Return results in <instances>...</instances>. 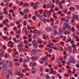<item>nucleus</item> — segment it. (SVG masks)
<instances>
[{
  "instance_id": "f257e3e1",
  "label": "nucleus",
  "mask_w": 79,
  "mask_h": 79,
  "mask_svg": "<svg viewBox=\"0 0 79 79\" xmlns=\"http://www.w3.org/2000/svg\"><path fill=\"white\" fill-rule=\"evenodd\" d=\"M38 17L40 19H41L43 21H44V23H46V20L45 19H43L42 18L44 17V16L42 15H40V14H38Z\"/></svg>"
},
{
  "instance_id": "f03ea898",
  "label": "nucleus",
  "mask_w": 79,
  "mask_h": 79,
  "mask_svg": "<svg viewBox=\"0 0 79 79\" xmlns=\"http://www.w3.org/2000/svg\"><path fill=\"white\" fill-rule=\"evenodd\" d=\"M31 60H33L34 61H36L38 60V57L37 56H33L31 57Z\"/></svg>"
},
{
  "instance_id": "7ed1b4c3",
  "label": "nucleus",
  "mask_w": 79,
  "mask_h": 79,
  "mask_svg": "<svg viewBox=\"0 0 79 79\" xmlns=\"http://www.w3.org/2000/svg\"><path fill=\"white\" fill-rule=\"evenodd\" d=\"M32 45L33 47H37V42L35 40H33L32 41Z\"/></svg>"
},
{
  "instance_id": "20e7f679",
  "label": "nucleus",
  "mask_w": 79,
  "mask_h": 79,
  "mask_svg": "<svg viewBox=\"0 0 79 79\" xmlns=\"http://www.w3.org/2000/svg\"><path fill=\"white\" fill-rule=\"evenodd\" d=\"M30 65L31 67L34 68V67H35V66H36L37 65V63L35 62L32 63V62H30Z\"/></svg>"
},
{
  "instance_id": "39448f33",
  "label": "nucleus",
  "mask_w": 79,
  "mask_h": 79,
  "mask_svg": "<svg viewBox=\"0 0 79 79\" xmlns=\"http://www.w3.org/2000/svg\"><path fill=\"white\" fill-rule=\"evenodd\" d=\"M25 62H26V63H29L30 62V58H29V57L28 56H27L26 60H24V63Z\"/></svg>"
},
{
  "instance_id": "423d86ee",
  "label": "nucleus",
  "mask_w": 79,
  "mask_h": 79,
  "mask_svg": "<svg viewBox=\"0 0 79 79\" xmlns=\"http://www.w3.org/2000/svg\"><path fill=\"white\" fill-rule=\"evenodd\" d=\"M70 59L71 63H72L73 64H75V63H76V60L73 58H71Z\"/></svg>"
},
{
  "instance_id": "0eeeda50",
  "label": "nucleus",
  "mask_w": 79,
  "mask_h": 79,
  "mask_svg": "<svg viewBox=\"0 0 79 79\" xmlns=\"http://www.w3.org/2000/svg\"><path fill=\"white\" fill-rule=\"evenodd\" d=\"M46 30L47 32H52L53 31V29L51 28H46Z\"/></svg>"
},
{
  "instance_id": "6e6552de",
  "label": "nucleus",
  "mask_w": 79,
  "mask_h": 79,
  "mask_svg": "<svg viewBox=\"0 0 79 79\" xmlns=\"http://www.w3.org/2000/svg\"><path fill=\"white\" fill-rule=\"evenodd\" d=\"M68 51H69L70 52H72V47L70 46H69L67 49Z\"/></svg>"
},
{
  "instance_id": "1a4fd4ad",
  "label": "nucleus",
  "mask_w": 79,
  "mask_h": 79,
  "mask_svg": "<svg viewBox=\"0 0 79 79\" xmlns=\"http://www.w3.org/2000/svg\"><path fill=\"white\" fill-rule=\"evenodd\" d=\"M73 19H76L77 21L79 20V19L78 18V16L77 15H73Z\"/></svg>"
},
{
  "instance_id": "9d476101",
  "label": "nucleus",
  "mask_w": 79,
  "mask_h": 79,
  "mask_svg": "<svg viewBox=\"0 0 79 79\" xmlns=\"http://www.w3.org/2000/svg\"><path fill=\"white\" fill-rule=\"evenodd\" d=\"M13 42L11 41H9L8 44V45H9V46H10V47H11V48H13Z\"/></svg>"
},
{
  "instance_id": "9b49d317",
  "label": "nucleus",
  "mask_w": 79,
  "mask_h": 79,
  "mask_svg": "<svg viewBox=\"0 0 79 79\" xmlns=\"http://www.w3.org/2000/svg\"><path fill=\"white\" fill-rule=\"evenodd\" d=\"M29 12V10L28 9H25L24 10V13L25 14H27Z\"/></svg>"
},
{
  "instance_id": "f8f14e48",
  "label": "nucleus",
  "mask_w": 79,
  "mask_h": 79,
  "mask_svg": "<svg viewBox=\"0 0 79 79\" xmlns=\"http://www.w3.org/2000/svg\"><path fill=\"white\" fill-rule=\"evenodd\" d=\"M3 69H4V71H5L6 69H7V65L6 64H4L3 65Z\"/></svg>"
},
{
  "instance_id": "ddd939ff",
  "label": "nucleus",
  "mask_w": 79,
  "mask_h": 79,
  "mask_svg": "<svg viewBox=\"0 0 79 79\" xmlns=\"http://www.w3.org/2000/svg\"><path fill=\"white\" fill-rule=\"evenodd\" d=\"M64 26L66 27L67 28H69L71 27V26L69 25V24L66 23H64Z\"/></svg>"
},
{
  "instance_id": "4468645a",
  "label": "nucleus",
  "mask_w": 79,
  "mask_h": 79,
  "mask_svg": "<svg viewBox=\"0 0 79 79\" xmlns=\"http://www.w3.org/2000/svg\"><path fill=\"white\" fill-rule=\"evenodd\" d=\"M39 71L41 73H42L44 71V69H43V67L41 66L39 69Z\"/></svg>"
},
{
  "instance_id": "2eb2a0df",
  "label": "nucleus",
  "mask_w": 79,
  "mask_h": 79,
  "mask_svg": "<svg viewBox=\"0 0 79 79\" xmlns=\"http://www.w3.org/2000/svg\"><path fill=\"white\" fill-rule=\"evenodd\" d=\"M4 56V54H3V52L1 50L0 51V56H2L3 57Z\"/></svg>"
},
{
  "instance_id": "dca6fc26",
  "label": "nucleus",
  "mask_w": 79,
  "mask_h": 79,
  "mask_svg": "<svg viewBox=\"0 0 79 79\" xmlns=\"http://www.w3.org/2000/svg\"><path fill=\"white\" fill-rule=\"evenodd\" d=\"M31 71L32 72V74H34L35 73V68H33L31 69Z\"/></svg>"
},
{
  "instance_id": "f3484780",
  "label": "nucleus",
  "mask_w": 79,
  "mask_h": 79,
  "mask_svg": "<svg viewBox=\"0 0 79 79\" xmlns=\"http://www.w3.org/2000/svg\"><path fill=\"white\" fill-rule=\"evenodd\" d=\"M65 22H68L69 21V17L68 16H67L66 17H65Z\"/></svg>"
},
{
  "instance_id": "a211bd4d",
  "label": "nucleus",
  "mask_w": 79,
  "mask_h": 79,
  "mask_svg": "<svg viewBox=\"0 0 79 79\" xmlns=\"http://www.w3.org/2000/svg\"><path fill=\"white\" fill-rule=\"evenodd\" d=\"M53 33L54 35H56L58 34V31L56 30H54L53 31Z\"/></svg>"
},
{
  "instance_id": "6ab92c4d",
  "label": "nucleus",
  "mask_w": 79,
  "mask_h": 79,
  "mask_svg": "<svg viewBox=\"0 0 79 79\" xmlns=\"http://www.w3.org/2000/svg\"><path fill=\"white\" fill-rule=\"evenodd\" d=\"M48 37V36H46L45 35H43V39H47Z\"/></svg>"
},
{
  "instance_id": "aec40b11",
  "label": "nucleus",
  "mask_w": 79,
  "mask_h": 79,
  "mask_svg": "<svg viewBox=\"0 0 79 79\" xmlns=\"http://www.w3.org/2000/svg\"><path fill=\"white\" fill-rule=\"evenodd\" d=\"M77 52V48H73V52L75 53Z\"/></svg>"
},
{
  "instance_id": "412c9836",
  "label": "nucleus",
  "mask_w": 79,
  "mask_h": 79,
  "mask_svg": "<svg viewBox=\"0 0 79 79\" xmlns=\"http://www.w3.org/2000/svg\"><path fill=\"white\" fill-rule=\"evenodd\" d=\"M52 45H53V44L52 43H51L48 45V47H49L50 48H52Z\"/></svg>"
},
{
  "instance_id": "4be33fe9",
  "label": "nucleus",
  "mask_w": 79,
  "mask_h": 79,
  "mask_svg": "<svg viewBox=\"0 0 79 79\" xmlns=\"http://www.w3.org/2000/svg\"><path fill=\"white\" fill-rule=\"evenodd\" d=\"M71 45L74 48H76V46L75 44H72Z\"/></svg>"
},
{
  "instance_id": "5701e85b",
  "label": "nucleus",
  "mask_w": 79,
  "mask_h": 79,
  "mask_svg": "<svg viewBox=\"0 0 79 79\" xmlns=\"http://www.w3.org/2000/svg\"><path fill=\"white\" fill-rule=\"evenodd\" d=\"M36 50H36V49H34L32 50V52L33 53H35L36 52Z\"/></svg>"
},
{
  "instance_id": "b1692460",
  "label": "nucleus",
  "mask_w": 79,
  "mask_h": 79,
  "mask_svg": "<svg viewBox=\"0 0 79 79\" xmlns=\"http://www.w3.org/2000/svg\"><path fill=\"white\" fill-rule=\"evenodd\" d=\"M34 14L36 16H38V15H39V14H38V11H36L34 13Z\"/></svg>"
},
{
  "instance_id": "393cba45",
  "label": "nucleus",
  "mask_w": 79,
  "mask_h": 79,
  "mask_svg": "<svg viewBox=\"0 0 79 79\" xmlns=\"http://www.w3.org/2000/svg\"><path fill=\"white\" fill-rule=\"evenodd\" d=\"M63 34H64V32H63V31H60V32L59 34H60V35H63Z\"/></svg>"
},
{
  "instance_id": "a878e982",
  "label": "nucleus",
  "mask_w": 79,
  "mask_h": 79,
  "mask_svg": "<svg viewBox=\"0 0 79 79\" xmlns=\"http://www.w3.org/2000/svg\"><path fill=\"white\" fill-rule=\"evenodd\" d=\"M58 28V26L57 25H54V27H53V29H56Z\"/></svg>"
},
{
  "instance_id": "bb28decb",
  "label": "nucleus",
  "mask_w": 79,
  "mask_h": 79,
  "mask_svg": "<svg viewBox=\"0 0 79 79\" xmlns=\"http://www.w3.org/2000/svg\"><path fill=\"white\" fill-rule=\"evenodd\" d=\"M48 51L49 53H52V49L49 48Z\"/></svg>"
},
{
  "instance_id": "cd10ccee",
  "label": "nucleus",
  "mask_w": 79,
  "mask_h": 79,
  "mask_svg": "<svg viewBox=\"0 0 79 79\" xmlns=\"http://www.w3.org/2000/svg\"><path fill=\"white\" fill-rule=\"evenodd\" d=\"M59 6L61 10H62L63 9V6H62V5H59Z\"/></svg>"
},
{
  "instance_id": "c85d7f7f",
  "label": "nucleus",
  "mask_w": 79,
  "mask_h": 79,
  "mask_svg": "<svg viewBox=\"0 0 79 79\" xmlns=\"http://www.w3.org/2000/svg\"><path fill=\"white\" fill-rule=\"evenodd\" d=\"M68 56V54L65 55H64V59L66 58Z\"/></svg>"
},
{
  "instance_id": "c756f323",
  "label": "nucleus",
  "mask_w": 79,
  "mask_h": 79,
  "mask_svg": "<svg viewBox=\"0 0 79 79\" xmlns=\"http://www.w3.org/2000/svg\"><path fill=\"white\" fill-rule=\"evenodd\" d=\"M5 77L6 79H9V77H10V75H6L5 76Z\"/></svg>"
},
{
  "instance_id": "7c9ffc66",
  "label": "nucleus",
  "mask_w": 79,
  "mask_h": 79,
  "mask_svg": "<svg viewBox=\"0 0 79 79\" xmlns=\"http://www.w3.org/2000/svg\"><path fill=\"white\" fill-rule=\"evenodd\" d=\"M71 60L70 59V60H69L68 61V63L67 64V65H70V63H71Z\"/></svg>"
},
{
  "instance_id": "2f4dec72",
  "label": "nucleus",
  "mask_w": 79,
  "mask_h": 79,
  "mask_svg": "<svg viewBox=\"0 0 79 79\" xmlns=\"http://www.w3.org/2000/svg\"><path fill=\"white\" fill-rule=\"evenodd\" d=\"M5 63V61L4 60H2L0 62V65H2L3 63Z\"/></svg>"
},
{
  "instance_id": "473e14b6",
  "label": "nucleus",
  "mask_w": 79,
  "mask_h": 79,
  "mask_svg": "<svg viewBox=\"0 0 79 79\" xmlns=\"http://www.w3.org/2000/svg\"><path fill=\"white\" fill-rule=\"evenodd\" d=\"M4 14H5V15H8V12L6 10L5 11H4L3 12Z\"/></svg>"
},
{
  "instance_id": "72a5a7b5",
  "label": "nucleus",
  "mask_w": 79,
  "mask_h": 79,
  "mask_svg": "<svg viewBox=\"0 0 79 79\" xmlns=\"http://www.w3.org/2000/svg\"><path fill=\"white\" fill-rule=\"evenodd\" d=\"M71 35L72 37H75L76 36V34H71Z\"/></svg>"
},
{
  "instance_id": "f704fd0d",
  "label": "nucleus",
  "mask_w": 79,
  "mask_h": 79,
  "mask_svg": "<svg viewBox=\"0 0 79 79\" xmlns=\"http://www.w3.org/2000/svg\"><path fill=\"white\" fill-rule=\"evenodd\" d=\"M9 66H13V64H12V62H10L9 63Z\"/></svg>"
},
{
  "instance_id": "c9c22d12",
  "label": "nucleus",
  "mask_w": 79,
  "mask_h": 79,
  "mask_svg": "<svg viewBox=\"0 0 79 79\" xmlns=\"http://www.w3.org/2000/svg\"><path fill=\"white\" fill-rule=\"evenodd\" d=\"M20 63H23V58H21L20 59V60L19 61Z\"/></svg>"
},
{
  "instance_id": "e433bc0d",
  "label": "nucleus",
  "mask_w": 79,
  "mask_h": 79,
  "mask_svg": "<svg viewBox=\"0 0 79 79\" xmlns=\"http://www.w3.org/2000/svg\"><path fill=\"white\" fill-rule=\"evenodd\" d=\"M48 63V62H45L44 63L45 66H47Z\"/></svg>"
},
{
  "instance_id": "4c0bfd02",
  "label": "nucleus",
  "mask_w": 79,
  "mask_h": 79,
  "mask_svg": "<svg viewBox=\"0 0 79 79\" xmlns=\"http://www.w3.org/2000/svg\"><path fill=\"white\" fill-rule=\"evenodd\" d=\"M36 5H37V4L36 3H35V4H34V9H36V8L35 7L36 6Z\"/></svg>"
},
{
  "instance_id": "58836bf2",
  "label": "nucleus",
  "mask_w": 79,
  "mask_h": 79,
  "mask_svg": "<svg viewBox=\"0 0 79 79\" xmlns=\"http://www.w3.org/2000/svg\"><path fill=\"white\" fill-rule=\"evenodd\" d=\"M31 41H32V38H31L28 40V42H31Z\"/></svg>"
},
{
  "instance_id": "ea45409f",
  "label": "nucleus",
  "mask_w": 79,
  "mask_h": 79,
  "mask_svg": "<svg viewBox=\"0 0 79 79\" xmlns=\"http://www.w3.org/2000/svg\"><path fill=\"white\" fill-rule=\"evenodd\" d=\"M69 28V31H72V28H71V27H70Z\"/></svg>"
},
{
  "instance_id": "a19ab883",
  "label": "nucleus",
  "mask_w": 79,
  "mask_h": 79,
  "mask_svg": "<svg viewBox=\"0 0 79 79\" xmlns=\"http://www.w3.org/2000/svg\"><path fill=\"white\" fill-rule=\"evenodd\" d=\"M74 76L75 77H78V75H77V74H75L74 75Z\"/></svg>"
},
{
  "instance_id": "79ce46f5",
  "label": "nucleus",
  "mask_w": 79,
  "mask_h": 79,
  "mask_svg": "<svg viewBox=\"0 0 79 79\" xmlns=\"http://www.w3.org/2000/svg\"><path fill=\"white\" fill-rule=\"evenodd\" d=\"M37 42L39 44H42V41H40L39 40H38L37 41Z\"/></svg>"
},
{
  "instance_id": "37998d69",
  "label": "nucleus",
  "mask_w": 79,
  "mask_h": 79,
  "mask_svg": "<svg viewBox=\"0 0 79 79\" xmlns=\"http://www.w3.org/2000/svg\"><path fill=\"white\" fill-rule=\"evenodd\" d=\"M24 5L26 6H29V4H27L26 3H24Z\"/></svg>"
},
{
  "instance_id": "c03bdc74",
  "label": "nucleus",
  "mask_w": 79,
  "mask_h": 79,
  "mask_svg": "<svg viewBox=\"0 0 79 79\" xmlns=\"http://www.w3.org/2000/svg\"><path fill=\"white\" fill-rule=\"evenodd\" d=\"M66 53V51H64V53H63L64 55H65L67 54Z\"/></svg>"
},
{
  "instance_id": "a18cd8bd",
  "label": "nucleus",
  "mask_w": 79,
  "mask_h": 79,
  "mask_svg": "<svg viewBox=\"0 0 79 79\" xmlns=\"http://www.w3.org/2000/svg\"><path fill=\"white\" fill-rule=\"evenodd\" d=\"M49 78H50V77L49 76L47 75L46 76V79H49Z\"/></svg>"
},
{
  "instance_id": "49530a36",
  "label": "nucleus",
  "mask_w": 79,
  "mask_h": 79,
  "mask_svg": "<svg viewBox=\"0 0 79 79\" xmlns=\"http://www.w3.org/2000/svg\"><path fill=\"white\" fill-rule=\"evenodd\" d=\"M59 3V0H56V4H58Z\"/></svg>"
},
{
  "instance_id": "de8ad7c7",
  "label": "nucleus",
  "mask_w": 79,
  "mask_h": 79,
  "mask_svg": "<svg viewBox=\"0 0 79 79\" xmlns=\"http://www.w3.org/2000/svg\"><path fill=\"white\" fill-rule=\"evenodd\" d=\"M50 6V4H48L47 5V8H48Z\"/></svg>"
},
{
  "instance_id": "09e8293b",
  "label": "nucleus",
  "mask_w": 79,
  "mask_h": 79,
  "mask_svg": "<svg viewBox=\"0 0 79 79\" xmlns=\"http://www.w3.org/2000/svg\"><path fill=\"white\" fill-rule=\"evenodd\" d=\"M21 26V24H19V25L17 26V27H18V28H19Z\"/></svg>"
},
{
  "instance_id": "8fccbe9b",
  "label": "nucleus",
  "mask_w": 79,
  "mask_h": 79,
  "mask_svg": "<svg viewBox=\"0 0 79 79\" xmlns=\"http://www.w3.org/2000/svg\"><path fill=\"white\" fill-rule=\"evenodd\" d=\"M18 59H14V61H15V62H16V61H18Z\"/></svg>"
},
{
  "instance_id": "3c124183",
  "label": "nucleus",
  "mask_w": 79,
  "mask_h": 79,
  "mask_svg": "<svg viewBox=\"0 0 79 79\" xmlns=\"http://www.w3.org/2000/svg\"><path fill=\"white\" fill-rule=\"evenodd\" d=\"M18 53V52L17 51L15 52V55H17Z\"/></svg>"
},
{
  "instance_id": "603ef678",
  "label": "nucleus",
  "mask_w": 79,
  "mask_h": 79,
  "mask_svg": "<svg viewBox=\"0 0 79 79\" xmlns=\"http://www.w3.org/2000/svg\"><path fill=\"white\" fill-rule=\"evenodd\" d=\"M28 45V46H29V47H32V44L31 43L29 44Z\"/></svg>"
},
{
  "instance_id": "864d4df0",
  "label": "nucleus",
  "mask_w": 79,
  "mask_h": 79,
  "mask_svg": "<svg viewBox=\"0 0 79 79\" xmlns=\"http://www.w3.org/2000/svg\"><path fill=\"white\" fill-rule=\"evenodd\" d=\"M67 11H68V10L67 9H65L64 11V13H66V12H67Z\"/></svg>"
},
{
  "instance_id": "5fc2aeb1",
  "label": "nucleus",
  "mask_w": 79,
  "mask_h": 79,
  "mask_svg": "<svg viewBox=\"0 0 79 79\" xmlns=\"http://www.w3.org/2000/svg\"><path fill=\"white\" fill-rule=\"evenodd\" d=\"M61 19L64 21H65V18H61Z\"/></svg>"
},
{
  "instance_id": "6e6d98bb",
  "label": "nucleus",
  "mask_w": 79,
  "mask_h": 79,
  "mask_svg": "<svg viewBox=\"0 0 79 79\" xmlns=\"http://www.w3.org/2000/svg\"><path fill=\"white\" fill-rule=\"evenodd\" d=\"M4 40H5L6 39H8V38L6 36H5L4 37Z\"/></svg>"
},
{
  "instance_id": "4d7b16f0",
  "label": "nucleus",
  "mask_w": 79,
  "mask_h": 79,
  "mask_svg": "<svg viewBox=\"0 0 79 79\" xmlns=\"http://www.w3.org/2000/svg\"><path fill=\"white\" fill-rule=\"evenodd\" d=\"M25 48H27V49H28V48H29V47L27 46V45L25 46Z\"/></svg>"
},
{
  "instance_id": "13d9d810",
  "label": "nucleus",
  "mask_w": 79,
  "mask_h": 79,
  "mask_svg": "<svg viewBox=\"0 0 79 79\" xmlns=\"http://www.w3.org/2000/svg\"><path fill=\"white\" fill-rule=\"evenodd\" d=\"M76 67L77 68H79V64H76Z\"/></svg>"
},
{
  "instance_id": "bf43d9fd",
  "label": "nucleus",
  "mask_w": 79,
  "mask_h": 79,
  "mask_svg": "<svg viewBox=\"0 0 79 79\" xmlns=\"http://www.w3.org/2000/svg\"><path fill=\"white\" fill-rule=\"evenodd\" d=\"M19 21L20 23H22V22H23V20L22 19L19 20Z\"/></svg>"
},
{
  "instance_id": "052dcab7",
  "label": "nucleus",
  "mask_w": 79,
  "mask_h": 79,
  "mask_svg": "<svg viewBox=\"0 0 79 79\" xmlns=\"http://www.w3.org/2000/svg\"><path fill=\"white\" fill-rule=\"evenodd\" d=\"M29 22L31 23H33V22L31 19L29 20Z\"/></svg>"
},
{
  "instance_id": "680f3d73",
  "label": "nucleus",
  "mask_w": 79,
  "mask_h": 79,
  "mask_svg": "<svg viewBox=\"0 0 79 79\" xmlns=\"http://www.w3.org/2000/svg\"><path fill=\"white\" fill-rule=\"evenodd\" d=\"M25 19H27V15H26V14L25 15Z\"/></svg>"
},
{
  "instance_id": "e2e57ef3",
  "label": "nucleus",
  "mask_w": 79,
  "mask_h": 79,
  "mask_svg": "<svg viewBox=\"0 0 79 79\" xmlns=\"http://www.w3.org/2000/svg\"><path fill=\"white\" fill-rule=\"evenodd\" d=\"M42 60L43 61H46V60L44 58H43L42 59Z\"/></svg>"
},
{
  "instance_id": "0e129e2a",
  "label": "nucleus",
  "mask_w": 79,
  "mask_h": 79,
  "mask_svg": "<svg viewBox=\"0 0 79 79\" xmlns=\"http://www.w3.org/2000/svg\"><path fill=\"white\" fill-rule=\"evenodd\" d=\"M62 12L61 11H60L59 12H58V14L59 15H60V14H61V13Z\"/></svg>"
},
{
  "instance_id": "69168bd1",
  "label": "nucleus",
  "mask_w": 79,
  "mask_h": 79,
  "mask_svg": "<svg viewBox=\"0 0 79 79\" xmlns=\"http://www.w3.org/2000/svg\"><path fill=\"white\" fill-rule=\"evenodd\" d=\"M49 71V69H47V70L45 71V72H46V73H48V72Z\"/></svg>"
},
{
  "instance_id": "338daca9",
  "label": "nucleus",
  "mask_w": 79,
  "mask_h": 79,
  "mask_svg": "<svg viewBox=\"0 0 79 79\" xmlns=\"http://www.w3.org/2000/svg\"><path fill=\"white\" fill-rule=\"evenodd\" d=\"M76 6L77 8H79V5H76Z\"/></svg>"
},
{
  "instance_id": "774afa93",
  "label": "nucleus",
  "mask_w": 79,
  "mask_h": 79,
  "mask_svg": "<svg viewBox=\"0 0 79 79\" xmlns=\"http://www.w3.org/2000/svg\"><path fill=\"white\" fill-rule=\"evenodd\" d=\"M79 41V38H78V39H77L76 40V42H78Z\"/></svg>"
}]
</instances>
